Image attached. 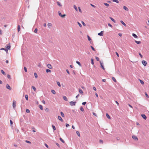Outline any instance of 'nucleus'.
<instances>
[{
	"mask_svg": "<svg viewBox=\"0 0 149 149\" xmlns=\"http://www.w3.org/2000/svg\"><path fill=\"white\" fill-rule=\"evenodd\" d=\"M69 103H70V105L71 106H72L75 105L76 102H73V101H71V102H70Z\"/></svg>",
	"mask_w": 149,
	"mask_h": 149,
	"instance_id": "obj_1",
	"label": "nucleus"
},
{
	"mask_svg": "<svg viewBox=\"0 0 149 149\" xmlns=\"http://www.w3.org/2000/svg\"><path fill=\"white\" fill-rule=\"evenodd\" d=\"M16 102L15 101H13V108L15 109L16 107Z\"/></svg>",
	"mask_w": 149,
	"mask_h": 149,
	"instance_id": "obj_2",
	"label": "nucleus"
},
{
	"mask_svg": "<svg viewBox=\"0 0 149 149\" xmlns=\"http://www.w3.org/2000/svg\"><path fill=\"white\" fill-rule=\"evenodd\" d=\"M142 63L144 66H146L147 64V62L146 61L144 60L142 61Z\"/></svg>",
	"mask_w": 149,
	"mask_h": 149,
	"instance_id": "obj_3",
	"label": "nucleus"
},
{
	"mask_svg": "<svg viewBox=\"0 0 149 149\" xmlns=\"http://www.w3.org/2000/svg\"><path fill=\"white\" fill-rule=\"evenodd\" d=\"M104 34V31H101L100 33H98V35L99 36H103Z\"/></svg>",
	"mask_w": 149,
	"mask_h": 149,
	"instance_id": "obj_4",
	"label": "nucleus"
},
{
	"mask_svg": "<svg viewBox=\"0 0 149 149\" xmlns=\"http://www.w3.org/2000/svg\"><path fill=\"white\" fill-rule=\"evenodd\" d=\"M100 65H101V66L103 70H104L105 69H104V67L103 66V63H102L101 61H100Z\"/></svg>",
	"mask_w": 149,
	"mask_h": 149,
	"instance_id": "obj_5",
	"label": "nucleus"
},
{
	"mask_svg": "<svg viewBox=\"0 0 149 149\" xmlns=\"http://www.w3.org/2000/svg\"><path fill=\"white\" fill-rule=\"evenodd\" d=\"M141 116L145 120H146L147 118V117L144 114H141Z\"/></svg>",
	"mask_w": 149,
	"mask_h": 149,
	"instance_id": "obj_6",
	"label": "nucleus"
},
{
	"mask_svg": "<svg viewBox=\"0 0 149 149\" xmlns=\"http://www.w3.org/2000/svg\"><path fill=\"white\" fill-rule=\"evenodd\" d=\"M47 66L48 68L50 69H52V67L51 65L50 64H48L47 65Z\"/></svg>",
	"mask_w": 149,
	"mask_h": 149,
	"instance_id": "obj_7",
	"label": "nucleus"
},
{
	"mask_svg": "<svg viewBox=\"0 0 149 149\" xmlns=\"http://www.w3.org/2000/svg\"><path fill=\"white\" fill-rule=\"evenodd\" d=\"M132 138L136 140H138V139L137 137L135 136L134 135H133L132 136Z\"/></svg>",
	"mask_w": 149,
	"mask_h": 149,
	"instance_id": "obj_8",
	"label": "nucleus"
},
{
	"mask_svg": "<svg viewBox=\"0 0 149 149\" xmlns=\"http://www.w3.org/2000/svg\"><path fill=\"white\" fill-rule=\"evenodd\" d=\"M6 88L7 89H8L10 90H11V88L10 87V86L8 84H7L6 85Z\"/></svg>",
	"mask_w": 149,
	"mask_h": 149,
	"instance_id": "obj_9",
	"label": "nucleus"
},
{
	"mask_svg": "<svg viewBox=\"0 0 149 149\" xmlns=\"http://www.w3.org/2000/svg\"><path fill=\"white\" fill-rule=\"evenodd\" d=\"M79 92L80 94H83V91L80 88L79 89Z\"/></svg>",
	"mask_w": 149,
	"mask_h": 149,
	"instance_id": "obj_10",
	"label": "nucleus"
},
{
	"mask_svg": "<svg viewBox=\"0 0 149 149\" xmlns=\"http://www.w3.org/2000/svg\"><path fill=\"white\" fill-rule=\"evenodd\" d=\"M58 118L59 120L61 121V122L63 121V120L61 118V117L60 116H58Z\"/></svg>",
	"mask_w": 149,
	"mask_h": 149,
	"instance_id": "obj_11",
	"label": "nucleus"
},
{
	"mask_svg": "<svg viewBox=\"0 0 149 149\" xmlns=\"http://www.w3.org/2000/svg\"><path fill=\"white\" fill-rule=\"evenodd\" d=\"M123 9L126 11H128V8L125 6H124L123 7Z\"/></svg>",
	"mask_w": 149,
	"mask_h": 149,
	"instance_id": "obj_12",
	"label": "nucleus"
},
{
	"mask_svg": "<svg viewBox=\"0 0 149 149\" xmlns=\"http://www.w3.org/2000/svg\"><path fill=\"white\" fill-rule=\"evenodd\" d=\"M132 36L135 38H138V36L135 33H132Z\"/></svg>",
	"mask_w": 149,
	"mask_h": 149,
	"instance_id": "obj_13",
	"label": "nucleus"
},
{
	"mask_svg": "<svg viewBox=\"0 0 149 149\" xmlns=\"http://www.w3.org/2000/svg\"><path fill=\"white\" fill-rule=\"evenodd\" d=\"M47 26L49 28H50L52 26V24L51 23H49L47 24Z\"/></svg>",
	"mask_w": 149,
	"mask_h": 149,
	"instance_id": "obj_14",
	"label": "nucleus"
},
{
	"mask_svg": "<svg viewBox=\"0 0 149 149\" xmlns=\"http://www.w3.org/2000/svg\"><path fill=\"white\" fill-rule=\"evenodd\" d=\"M135 42L138 44H139L141 43V42L140 41H137L136 40H135Z\"/></svg>",
	"mask_w": 149,
	"mask_h": 149,
	"instance_id": "obj_15",
	"label": "nucleus"
},
{
	"mask_svg": "<svg viewBox=\"0 0 149 149\" xmlns=\"http://www.w3.org/2000/svg\"><path fill=\"white\" fill-rule=\"evenodd\" d=\"M120 22L125 26H126V25L125 24V23L122 20H121L120 21Z\"/></svg>",
	"mask_w": 149,
	"mask_h": 149,
	"instance_id": "obj_16",
	"label": "nucleus"
},
{
	"mask_svg": "<svg viewBox=\"0 0 149 149\" xmlns=\"http://www.w3.org/2000/svg\"><path fill=\"white\" fill-rule=\"evenodd\" d=\"M110 19L113 22L116 23V21L115 20L112 18L110 17H109Z\"/></svg>",
	"mask_w": 149,
	"mask_h": 149,
	"instance_id": "obj_17",
	"label": "nucleus"
},
{
	"mask_svg": "<svg viewBox=\"0 0 149 149\" xmlns=\"http://www.w3.org/2000/svg\"><path fill=\"white\" fill-rule=\"evenodd\" d=\"M1 73L4 75H6V74L5 73V72H4V71L2 70H1Z\"/></svg>",
	"mask_w": 149,
	"mask_h": 149,
	"instance_id": "obj_18",
	"label": "nucleus"
},
{
	"mask_svg": "<svg viewBox=\"0 0 149 149\" xmlns=\"http://www.w3.org/2000/svg\"><path fill=\"white\" fill-rule=\"evenodd\" d=\"M63 99L66 101H67L68 100L67 98L65 96H63Z\"/></svg>",
	"mask_w": 149,
	"mask_h": 149,
	"instance_id": "obj_19",
	"label": "nucleus"
},
{
	"mask_svg": "<svg viewBox=\"0 0 149 149\" xmlns=\"http://www.w3.org/2000/svg\"><path fill=\"white\" fill-rule=\"evenodd\" d=\"M57 3L58 5L60 7H61L62 6V5L58 1L57 2Z\"/></svg>",
	"mask_w": 149,
	"mask_h": 149,
	"instance_id": "obj_20",
	"label": "nucleus"
},
{
	"mask_svg": "<svg viewBox=\"0 0 149 149\" xmlns=\"http://www.w3.org/2000/svg\"><path fill=\"white\" fill-rule=\"evenodd\" d=\"M46 71L47 73H48L49 72H51V70L48 69H47Z\"/></svg>",
	"mask_w": 149,
	"mask_h": 149,
	"instance_id": "obj_21",
	"label": "nucleus"
},
{
	"mask_svg": "<svg viewBox=\"0 0 149 149\" xmlns=\"http://www.w3.org/2000/svg\"><path fill=\"white\" fill-rule=\"evenodd\" d=\"M1 50H4L6 51V52H8L7 49H6V48H2L1 49Z\"/></svg>",
	"mask_w": 149,
	"mask_h": 149,
	"instance_id": "obj_22",
	"label": "nucleus"
},
{
	"mask_svg": "<svg viewBox=\"0 0 149 149\" xmlns=\"http://www.w3.org/2000/svg\"><path fill=\"white\" fill-rule=\"evenodd\" d=\"M139 81L140 82V83L142 84H144V82L142 80H141V79H139Z\"/></svg>",
	"mask_w": 149,
	"mask_h": 149,
	"instance_id": "obj_23",
	"label": "nucleus"
},
{
	"mask_svg": "<svg viewBox=\"0 0 149 149\" xmlns=\"http://www.w3.org/2000/svg\"><path fill=\"white\" fill-rule=\"evenodd\" d=\"M60 113H61V116L62 117H64V113L62 111H61Z\"/></svg>",
	"mask_w": 149,
	"mask_h": 149,
	"instance_id": "obj_24",
	"label": "nucleus"
},
{
	"mask_svg": "<svg viewBox=\"0 0 149 149\" xmlns=\"http://www.w3.org/2000/svg\"><path fill=\"white\" fill-rule=\"evenodd\" d=\"M10 45H8L7 46L6 49H7V50L8 51V50L10 49Z\"/></svg>",
	"mask_w": 149,
	"mask_h": 149,
	"instance_id": "obj_25",
	"label": "nucleus"
},
{
	"mask_svg": "<svg viewBox=\"0 0 149 149\" xmlns=\"http://www.w3.org/2000/svg\"><path fill=\"white\" fill-rule=\"evenodd\" d=\"M106 116L108 118H109V119L110 118V116L107 113L106 114Z\"/></svg>",
	"mask_w": 149,
	"mask_h": 149,
	"instance_id": "obj_26",
	"label": "nucleus"
},
{
	"mask_svg": "<svg viewBox=\"0 0 149 149\" xmlns=\"http://www.w3.org/2000/svg\"><path fill=\"white\" fill-rule=\"evenodd\" d=\"M51 92L53 94H56V92L54 90H52L51 91Z\"/></svg>",
	"mask_w": 149,
	"mask_h": 149,
	"instance_id": "obj_27",
	"label": "nucleus"
},
{
	"mask_svg": "<svg viewBox=\"0 0 149 149\" xmlns=\"http://www.w3.org/2000/svg\"><path fill=\"white\" fill-rule=\"evenodd\" d=\"M39 108H40V109L41 110H43V107L42 105H39Z\"/></svg>",
	"mask_w": 149,
	"mask_h": 149,
	"instance_id": "obj_28",
	"label": "nucleus"
},
{
	"mask_svg": "<svg viewBox=\"0 0 149 149\" xmlns=\"http://www.w3.org/2000/svg\"><path fill=\"white\" fill-rule=\"evenodd\" d=\"M76 133H77V135L79 136H80V133H79V132L78 131H77L76 132Z\"/></svg>",
	"mask_w": 149,
	"mask_h": 149,
	"instance_id": "obj_29",
	"label": "nucleus"
},
{
	"mask_svg": "<svg viewBox=\"0 0 149 149\" xmlns=\"http://www.w3.org/2000/svg\"><path fill=\"white\" fill-rule=\"evenodd\" d=\"M91 64L93 65L94 64V62H93V58H91Z\"/></svg>",
	"mask_w": 149,
	"mask_h": 149,
	"instance_id": "obj_30",
	"label": "nucleus"
},
{
	"mask_svg": "<svg viewBox=\"0 0 149 149\" xmlns=\"http://www.w3.org/2000/svg\"><path fill=\"white\" fill-rule=\"evenodd\" d=\"M80 110L82 111H84V108L82 106L80 108Z\"/></svg>",
	"mask_w": 149,
	"mask_h": 149,
	"instance_id": "obj_31",
	"label": "nucleus"
},
{
	"mask_svg": "<svg viewBox=\"0 0 149 149\" xmlns=\"http://www.w3.org/2000/svg\"><path fill=\"white\" fill-rule=\"evenodd\" d=\"M76 63L79 65L80 66H81V63L80 62H79V61H76Z\"/></svg>",
	"mask_w": 149,
	"mask_h": 149,
	"instance_id": "obj_32",
	"label": "nucleus"
},
{
	"mask_svg": "<svg viewBox=\"0 0 149 149\" xmlns=\"http://www.w3.org/2000/svg\"><path fill=\"white\" fill-rule=\"evenodd\" d=\"M25 98L27 100H28V96L27 95H25Z\"/></svg>",
	"mask_w": 149,
	"mask_h": 149,
	"instance_id": "obj_33",
	"label": "nucleus"
},
{
	"mask_svg": "<svg viewBox=\"0 0 149 149\" xmlns=\"http://www.w3.org/2000/svg\"><path fill=\"white\" fill-rule=\"evenodd\" d=\"M52 127L53 130H56V128L55 127L54 125H52Z\"/></svg>",
	"mask_w": 149,
	"mask_h": 149,
	"instance_id": "obj_34",
	"label": "nucleus"
},
{
	"mask_svg": "<svg viewBox=\"0 0 149 149\" xmlns=\"http://www.w3.org/2000/svg\"><path fill=\"white\" fill-rule=\"evenodd\" d=\"M17 30L18 32L20 31V26L19 25H18L17 27Z\"/></svg>",
	"mask_w": 149,
	"mask_h": 149,
	"instance_id": "obj_35",
	"label": "nucleus"
},
{
	"mask_svg": "<svg viewBox=\"0 0 149 149\" xmlns=\"http://www.w3.org/2000/svg\"><path fill=\"white\" fill-rule=\"evenodd\" d=\"M113 2H116L117 3H119V1L118 0H113Z\"/></svg>",
	"mask_w": 149,
	"mask_h": 149,
	"instance_id": "obj_36",
	"label": "nucleus"
},
{
	"mask_svg": "<svg viewBox=\"0 0 149 149\" xmlns=\"http://www.w3.org/2000/svg\"><path fill=\"white\" fill-rule=\"evenodd\" d=\"M57 84L60 87L61 86V84L59 82L57 81Z\"/></svg>",
	"mask_w": 149,
	"mask_h": 149,
	"instance_id": "obj_37",
	"label": "nucleus"
},
{
	"mask_svg": "<svg viewBox=\"0 0 149 149\" xmlns=\"http://www.w3.org/2000/svg\"><path fill=\"white\" fill-rule=\"evenodd\" d=\"M60 140L63 143H65L64 141L61 138H60Z\"/></svg>",
	"mask_w": 149,
	"mask_h": 149,
	"instance_id": "obj_38",
	"label": "nucleus"
},
{
	"mask_svg": "<svg viewBox=\"0 0 149 149\" xmlns=\"http://www.w3.org/2000/svg\"><path fill=\"white\" fill-rule=\"evenodd\" d=\"M32 88L33 89L34 91H36V88H35V87L33 86H32Z\"/></svg>",
	"mask_w": 149,
	"mask_h": 149,
	"instance_id": "obj_39",
	"label": "nucleus"
},
{
	"mask_svg": "<svg viewBox=\"0 0 149 149\" xmlns=\"http://www.w3.org/2000/svg\"><path fill=\"white\" fill-rule=\"evenodd\" d=\"M74 8L75 9V10L76 11H78L77 7L75 5H74Z\"/></svg>",
	"mask_w": 149,
	"mask_h": 149,
	"instance_id": "obj_40",
	"label": "nucleus"
},
{
	"mask_svg": "<svg viewBox=\"0 0 149 149\" xmlns=\"http://www.w3.org/2000/svg\"><path fill=\"white\" fill-rule=\"evenodd\" d=\"M112 79L114 82H116V81L114 77H113L112 78Z\"/></svg>",
	"mask_w": 149,
	"mask_h": 149,
	"instance_id": "obj_41",
	"label": "nucleus"
},
{
	"mask_svg": "<svg viewBox=\"0 0 149 149\" xmlns=\"http://www.w3.org/2000/svg\"><path fill=\"white\" fill-rule=\"evenodd\" d=\"M34 75L35 77L36 78L37 77H38V75H37V74L36 73V72L34 73Z\"/></svg>",
	"mask_w": 149,
	"mask_h": 149,
	"instance_id": "obj_42",
	"label": "nucleus"
},
{
	"mask_svg": "<svg viewBox=\"0 0 149 149\" xmlns=\"http://www.w3.org/2000/svg\"><path fill=\"white\" fill-rule=\"evenodd\" d=\"M145 94L147 97L148 98L149 97V96L147 94V93L146 92H145Z\"/></svg>",
	"mask_w": 149,
	"mask_h": 149,
	"instance_id": "obj_43",
	"label": "nucleus"
},
{
	"mask_svg": "<svg viewBox=\"0 0 149 149\" xmlns=\"http://www.w3.org/2000/svg\"><path fill=\"white\" fill-rule=\"evenodd\" d=\"M104 4L106 6H109V5L107 3H104Z\"/></svg>",
	"mask_w": 149,
	"mask_h": 149,
	"instance_id": "obj_44",
	"label": "nucleus"
},
{
	"mask_svg": "<svg viewBox=\"0 0 149 149\" xmlns=\"http://www.w3.org/2000/svg\"><path fill=\"white\" fill-rule=\"evenodd\" d=\"M30 112L29 110L28 109H26V112L27 113H29Z\"/></svg>",
	"mask_w": 149,
	"mask_h": 149,
	"instance_id": "obj_45",
	"label": "nucleus"
},
{
	"mask_svg": "<svg viewBox=\"0 0 149 149\" xmlns=\"http://www.w3.org/2000/svg\"><path fill=\"white\" fill-rule=\"evenodd\" d=\"M77 23L78 24V25H79V26L80 27H82V26L81 25V24L79 22H77Z\"/></svg>",
	"mask_w": 149,
	"mask_h": 149,
	"instance_id": "obj_46",
	"label": "nucleus"
},
{
	"mask_svg": "<svg viewBox=\"0 0 149 149\" xmlns=\"http://www.w3.org/2000/svg\"><path fill=\"white\" fill-rule=\"evenodd\" d=\"M87 37H88V40L89 41H90L91 40V38H90V37L88 36H87Z\"/></svg>",
	"mask_w": 149,
	"mask_h": 149,
	"instance_id": "obj_47",
	"label": "nucleus"
},
{
	"mask_svg": "<svg viewBox=\"0 0 149 149\" xmlns=\"http://www.w3.org/2000/svg\"><path fill=\"white\" fill-rule=\"evenodd\" d=\"M95 59H96V60L97 61H99V58L98 57L96 56L95 57Z\"/></svg>",
	"mask_w": 149,
	"mask_h": 149,
	"instance_id": "obj_48",
	"label": "nucleus"
},
{
	"mask_svg": "<svg viewBox=\"0 0 149 149\" xmlns=\"http://www.w3.org/2000/svg\"><path fill=\"white\" fill-rule=\"evenodd\" d=\"M24 70L25 72H26L27 71V69L25 67H24Z\"/></svg>",
	"mask_w": 149,
	"mask_h": 149,
	"instance_id": "obj_49",
	"label": "nucleus"
},
{
	"mask_svg": "<svg viewBox=\"0 0 149 149\" xmlns=\"http://www.w3.org/2000/svg\"><path fill=\"white\" fill-rule=\"evenodd\" d=\"M81 23H82V24H83V26H86V24H85L84 22H83V21H81Z\"/></svg>",
	"mask_w": 149,
	"mask_h": 149,
	"instance_id": "obj_50",
	"label": "nucleus"
},
{
	"mask_svg": "<svg viewBox=\"0 0 149 149\" xmlns=\"http://www.w3.org/2000/svg\"><path fill=\"white\" fill-rule=\"evenodd\" d=\"M37 31H38V29L37 28L35 29L34 30V32L35 33H37Z\"/></svg>",
	"mask_w": 149,
	"mask_h": 149,
	"instance_id": "obj_51",
	"label": "nucleus"
},
{
	"mask_svg": "<svg viewBox=\"0 0 149 149\" xmlns=\"http://www.w3.org/2000/svg\"><path fill=\"white\" fill-rule=\"evenodd\" d=\"M7 77L9 79H10L11 78L10 76V75L9 74H7Z\"/></svg>",
	"mask_w": 149,
	"mask_h": 149,
	"instance_id": "obj_52",
	"label": "nucleus"
},
{
	"mask_svg": "<svg viewBox=\"0 0 149 149\" xmlns=\"http://www.w3.org/2000/svg\"><path fill=\"white\" fill-rule=\"evenodd\" d=\"M58 14L59 15L60 17H61V16H62V15L61 14V13L60 11H58Z\"/></svg>",
	"mask_w": 149,
	"mask_h": 149,
	"instance_id": "obj_53",
	"label": "nucleus"
},
{
	"mask_svg": "<svg viewBox=\"0 0 149 149\" xmlns=\"http://www.w3.org/2000/svg\"><path fill=\"white\" fill-rule=\"evenodd\" d=\"M91 48L94 51H95V48L92 46H91Z\"/></svg>",
	"mask_w": 149,
	"mask_h": 149,
	"instance_id": "obj_54",
	"label": "nucleus"
},
{
	"mask_svg": "<svg viewBox=\"0 0 149 149\" xmlns=\"http://www.w3.org/2000/svg\"><path fill=\"white\" fill-rule=\"evenodd\" d=\"M25 142L29 143H31V142L27 140H26Z\"/></svg>",
	"mask_w": 149,
	"mask_h": 149,
	"instance_id": "obj_55",
	"label": "nucleus"
},
{
	"mask_svg": "<svg viewBox=\"0 0 149 149\" xmlns=\"http://www.w3.org/2000/svg\"><path fill=\"white\" fill-rule=\"evenodd\" d=\"M108 25L112 28L113 27L112 26L111 24H110V23L108 24Z\"/></svg>",
	"mask_w": 149,
	"mask_h": 149,
	"instance_id": "obj_56",
	"label": "nucleus"
},
{
	"mask_svg": "<svg viewBox=\"0 0 149 149\" xmlns=\"http://www.w3.org/2000/svg\"><path fill=\"white\" fill-rule=\"evenodd\" d=\"M66 16V15L65 14L62 15V16L61 17H65Z\"/></svg>",
	"mask_w": 149,
	"mask_h": 149,
	"instance_id": "obj_57",
	"label": "nucleus"
},
{
	"mask_svg": "<svg viewBox=\"0 0 149 149\" xmlns=\"http://www.w3.org/2000/svg\"><path fill=\"white\" fill-rule=\"evenodd\" d=\"M139 54L141 58H142L143 57V56L142 55V54H141L140 53H139Z\"/></svg>",
	"mask_w": 149,
	"mask_h": 149,
	"instance_id": "obj_58",
	"label": "nucleus"
},
{
	"mask_svg": "<svg viewBox=\"0 0 149 149\" xmlns=\"http://www.w3.org/2000/svg\"><path fill=\"white\" fill-rule=\"evenodd\" d=\"M78 9H79V11L81 13V12H82L81 10V9H80V8L79 7H78Z\"/></svg>",
	"mask_w": 149,
	"mask_h": 149,
	"instance_id": "obj_59",
	"label": "nucleus"
},
{
	"mask_svg": "<svg viewBox=\"0 0 149 149\" xmlns=\"http://www.w3.org/2000/svg\"><path fill=\"white\" fill-rule=\"evenodd\" d=\"M10 125H12L13 124V122L12 121V120H10Z\"/></svg>",
	"mask_w": 149,
	"mask_h": 149,
	"instance_id": "obj_60",
	"label": "nucleus"
},
{
	"mask_svg": "<svg viewBox=\"0 0 149 149\" xmlns=\"http://www.w3.org/2000/svg\"><path fill=\"white\" fill-rule=\"evenodd\" d=\"M65 126L66 127H68L69 126V125L68 124L66 123L65 124Z\"/></svg>",
	"mask_w": 149,
	"mask_h": 149,
	"instance_id": "obj_61",
	"label": "nucleus"
},
{
	"mask_svg": "<svg viewBox=\"0 0 149 149\" xmlns=\"http://www.w3.org/2000/svg\"><path fill=\"white\" fill-rule=\"evenodd\" d=\"M86 102H84L82 103V104L83 105H85L86 104Z\"/></svg>",
	"mask_w": 149,
	"mask_h": 149,
	"instance_id": "obj_62",
	"label": "nucleus"
},
{
	"mask_svg": "<svg viewBox=\"0 0 149 149\" xmlns=\"http://www.w3.org/2000/svg\"><path fill=\"white\" fill-rule=\"evenodd\" d=\"M100 143H103V140H100Z\"/></svg>",
	"mask_w": 149,
	"mask_h": 149,
	"instance_id": "obj_63",
	"label": "nucleus"
},
{
	"mask_svg": "<svg viewBox=\"0 0 149 149\" xmlns=\"http://www.w3.org/2000/svg\"><path fill=\"white\" fill-rule=\"evenodd\" d=\"M66 72H67V73L68 74H70V72H69V70H68L67 69V70H66Z\"/></svg>",
	"mask_w": 149,
	"mask_h": 149,
	"instance_id": "obj_64",
	"label": "nucleus"
}]
</instances>
